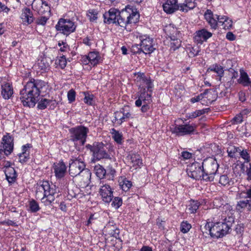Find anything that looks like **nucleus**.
Here are the masks:
<instances>
[{
  "instance_id": "obj_1",
  "label": "nucleus",
  "mask_w": 251,
  "mask_h": 251,
  "mask_svg": "<svg viewBox=\"0 0 251 251\" xmlns=\"http://www.w3.org/2000/svg\"><path fill=\"white\" fill-rule=\"evenodd\" d=\"M103 17L105 24H116L126 27L128 24L137 23L140 16L136 8L128 5L121 11L115 8H110L103 14Z\"/></svg>"
},
{
  "instance_id": "obj_2",
  "label": "nucleus",
  "mask_w": 251,
  "mask_h": 251,
  "mask_svg": "<svg viewBox=\"0 0 251 251\" xmlns=\"http://www.w3.org/2000/svg\"><path fill=\"white\" fill-rule=\"evenodd\" d=\"M46 82L40 79L30 78L20 90V100L25 107H33L39 100L41 90Z\"/></svg>"
},
{
  "instance_id": "obj_3",
  "label": "nucleus",
  "mask_w": 251,
  "mask_h": 251,
  "mask_svg": "<svg viewBox=\"0 0 251 251\" xmlns=\"http://www.w3.org/2000/svg\"><path fill=\"white\" fill-rule=\"evenodd\" d=\"M222 218H224L222 221L217 222L210 221V219H208L203 227L204 231H202L208 233L214 238L218 239L224 237L228 233L232 224L234 222V218L229 215L228 217L222 215Z\"/></svg>"
},
{
  "instance_id": "obj_4",
  "label": "nucleus",
  "mask_w": 251,
  "mask_h": 251,
  "mask_svg": "<svg viewBox=\"0 0 251 251\" xmlns=\"http://www.w3.org/2000/svg\"><path fill=\"white\" fill-rule=\"evenodd\" d=\"M56 194V186L49 181H40L37 183L36 196L45 206L52 205Z\"/></svg>"
},
{
  "instance_id": "obj_5",
  "label": "nucleus",
  "mask_w": 251,
  "mask_h": 251,
  "mask_svg": "<svg viewBox=\"0 0 251 251\" xmlns=\"http://www.w3.org/2000/svg\"><path fill=\"white\" fill-rule=\"evenodd\" d=\"M202 163L204 173L203 180L206 182L213 181L218 173L219 166L217 160L213 158H208L204 159Z\"/></svg>"
},
{
  "instance_id": "obj_6",
  "label": "nucleus",
  "mask_w": 251,
  "mask_h": 251,
  "mask_svg": "<svg viewBox=\"0 0 251 251\" xmlns=\"http://www.w3.org/2000/svg\"><path fill=\"white\" fill-rule=\"evenodd\" d=\"M86 148L92 153L93 159L95 161H99L102 159H111L110 155L107 151V145L102 142H95L92 145L87 144Z\"/></svg>"
},
{
  "instance_id": "obj_7",
  "label": "nucleus",
  "mask_w": 251,
  "mask_h": 251,
  "mask_svg": "<svg viewBox=\"0 0 251 251\" xmlns=\"http://www.w3.org/2000/svg\"><path fill=\"white\" fill-rule=\"evenodd\" d=\"M89 132V128L82 125L72 127L69 129L70 140L74 143L79 141L82 145H84Z\"/></svg>"
},
{
  "instance_id": "obj_8",
  "label": "nucleus",
  "mask_w": 251,
  "mask_h": 251,
  "mask_svg": "<svg viewBox=\"0 0 251 251\" xmlns=\"http://www.w3.org/2000/svg\"><path fill=\"white\" fill-rule=\"evenodd\" d=\"M76 24L70 19L60 18L55 26L59 33L68 36L76 30Z\"/></svg>"
},
{
  "instance_id": "obj_9",
  "label": "nucleus",
  "mask_w": 251,
  "mask_h": 251,
  "mask_svg": "<svg viewBox=\"0 0 251 251\" xmlns=\"http://www.w3.org/2000/svg\"><path fill=\"white\" fill-rule=\"evenodd\" d=\"M85 167L86 165L82 156L73 157L69 161V172L73 177L77 176Z\"/></svg>"
},
{
  "instance_id": "obj_10",
  "label": "nucleus",
  "mask_w": 251,
  "mask_h": 251,
  "mask_svg": "<svg viewBox=\"0 0 251 251\" xmlns=\"http://www.w3.org/2000/svg\"><path fill=\"white\" fill-rule=\"evenodd\" d=\"M202 163L195 162L188 166L187 172L188 176L196 180H203Z\"/></svg>"
},
{
  "instance_id": "obj_11",
  "label": "nucleus",
  "mask_w": 251,
  "mask_h": 251,
  "mask_svg": "<svg viewBox=\"0 0 251 251\" xmlns=\"http://www.w3.org/2000/svg\"><path fill=\"white\" fill-rule=\"evenodd\" d=\"M197 125L189 123L184 125H176L172 129V132L178 136H184L193 134L195 131Z\"/></svg>"
},
{
  "instance_id": "obj_12",
  "label": "nucleus",
  "mask_w": 251,
  "mask_h": 251,
  "mask_svg": "<svg viewBox=\"0 0 251 251\" xmlns=\"http://www.w3.org/2000/svg\"><path fill=\"white\" fill-rule=\"evenodd\" d=\"M139 47H141V51L145 54H150L155 50L152 38L147 35H142L139 37Z\"/></svg>"
},
{
  "instance_id": "obj_13",
  "label": "nucleus",
  "mask_w": 251,
  "mask_h": 251,
  "mask_svg": "<svg viewBox=\"0 0 251 251\" xmlns=\"http://www.w3.org/2000/svg\"><path fill=\"white\" fill-rule=\"evenodd\" d=\"M221 16L217 14L214 15L213 12L207 9L204 14V19L210 25L211 29L216 30L218 28L219 24V19Z\"/></svg>"
},
{
  "instance_id": "obj_14",
  "label": "nucleus",
  "mask_w": 251,
  "mask_h": 251,
  "mask_svg": "<svg viewBox=\"0 0 251 251\" xmlns=\"http://www.w3.org/2000/svg\"><path fill=\"white\" fill-rule=\"evenodd\" d=\"M152 102L151 94L148 93L146 88L140 90L138 95V99L135 101L136 106L139 107L142 106V103H151Z\"/></svg>"
},
{
  "instance_id": "obj_15",
  "label": "nucleus",
  "mask_w": 251,
  "mask_h": 251,
  "mask_svg": "<svg viewBox=\"0 0 251 251\" xmlns=\"http://www.w3.org/2000/svg\"><path fill=\"white\" fill-rule=\"evenodd\" d=\"M99 193L104 202L109 203L112 201L113 197V191L109 185L105 184L101 186Z\"/></svg>"
},
{
  "instance_id": "obj_16",
  "label": "nucleus",
  "mask_w": 251,
  "mask_h": 251,
  "mask_svg": "<svg viewBox=\"0 0 251 251\" xmlns=\"http://www.w3.org/2000/svg\"><path fill=\"white\" fill-rule=\"evenodd\" d=\"M212 36L211 32L208 31L205 28H202L196 32L194 39L197 44H202L204 42L207 41Z\"/></svg>"
},
{
  "instance_id": "obj_17",
  "label": "nucleus",
  "mask_w": 251,
  "mask_h": 251,
  "mask_svg": "<svg viewBox=\"0 0 251 251\" xmlns=\"http://www.w3.org/2000/svg\"><path fill=\"white\" fill-rule=\"evenodd\" d=\"M20 18L22 24L25 25H28L32 24L34 20L33 14L31 10L27 7L22 9Z\"/></svg>"
},
{
  "instance_id": "obj_18",
  "label": "nucleus",
  "mask_w": 251,
  "mask_h": 251,
  "mask_svg": "<svg viewBox=\"0 0 251 251\" xmlns=\"http://www.w3.org/2000/svg\"><path fill=\"white\" fill-rule=\"evenodd\" d=\"M163 10L167 14H173L177 10H180V4L177 0H167L163 4Z\"/></svg>"
},
{
  "instance_id": "obj_19",
  "label": "nucleus",
  "mask_w": 251,
  "mask_h": 251,
  "mask_svg": "<svg viewBox=\"0 0 251 251\" xmlns=\"http://www.w3.org/2000/svg\"><path fill=\"white\" fill-rule=\"evenodd\" d=\"M53 170L55 176L57 179H61L64 177L67 171V167L63 161L54 164Z\"/></svg>"
},
{
  "instance_id": "obj_20",
  "label": "nucleus",
  "mask_w": 251,
  "mask_h": 251,
  "mask_svg": "<svg viewBox=\"0 0 251 251\" xmlns=\"http://www.w3.org/2000/svg\"><path fill=\"white\" fill-rule=\"evenodd\" d=\"M75 176L80 180L81 185H87L90 182L91 172L88 169L85 168L81 173Z\"/></svg>"
},
{
  "instance_id": "obj_21",
  "label": "nucleus",
  "mask_w": 251,
  "mask_h": 251,
  "mask_svg": "<svg viewBox=\"0 0 251 251\" xmlns=\"http://www.w3.org/2000/svg\"><path fill=\"white\" fill-rule=\"evenodd\" d=\"M244 199L237 201L236 209L240 213L244 211H246L248 212H251V200L248 199Z\"/></svg>"
},
{
  "instance_id": "obj_22",
  "label": "nucleus",
  "mask_w": 251,
  "mask_h": 251,
  "mask_svg": "<svg viewBox=\"0 0 251 251\" xmlns=\"http://www.w3.org/2000/svg\"><path fill=\"white\" fill-rule=\"evenodd\" d=\"M32 146L30 144H26L22 147V152L18 154L19 161L22 164L26 162L30 158V150Z\"/></svg>"
},
{
  "instance_id": "obj_23",
  "label": "nucleus",
  "mask_w": 251,
  "mask_h": 251,
  "mask_svg": "<svg viewBox=\"0 0 251 251\" xmlns=\"http://www.w3.org/2000/svg\"><path fill=\"white\" fill-rule=\"evenodd\" d=\"M4 173L6 179L8 181L9 185H11L16 182L17 178V174L13 167L9 165L6 166L4 170Z\"/></svg>"
},
{
  "instance_id": "obj_24",
  "label": "nucleus",
  "mask_w": 251,
  "mask_h": 251,
  "mask_svg": "<svg viewBox=\"0 0 251 251\" xmlns=\"http://www.w3.org/2000/svg\"><path fill=\"white\" fill-rule=\"evenodd\" d=\"M3 151L6 155L11 153L13 150V139L9 135H5L2 138Z\"/></svg>"
},
{
  "instance_id": "obj_25",
  "label": "nucleus",
  "mask_w": 251,
  "mask_h": 251,
  "mask_svg": "<svg viewBox=\"0 0 251 251\" xmlns=\"http://www.w3.org/2000/svg\"><path fill=\"white\" fill-rule=\"evenodd\" d=\"M13 94L12 84L8 82H4L1 85V95L5 100L11 98Z\"/></svg>"
},
{
  "instance_id": "obj_26",
  "label": "nucleus",
  "mask_w": 251,
  "mask_h": 251,
  "mask_svg": "<svg viewBox=\"0 0 251 251\" xmlns=\"http://www.w3.org/2000/svg\"><path fill=\"white\" fill-rule=\"evenodd\" d=\"M209 72L215 73L218 77L217 79L220 81L224 75L225 71L223 66L217 63H215L208 68L206 72L208 73Z\"/></svg>"
},
{
  "instance_id": "obj_27",
  "label": "nucleus",
  "mask_w": 251,
  "mask_h": 251,
  "mask_svg": "<svg viewBox=\"0 0 251 251\" xmlns=\"http://www.w3.org/2000/svg\"><path fill=\"white\" fill-rule=\"evenodd\" d=\"M237 198L239 199H248L251 200V185L244 186L239 188L237 195Z\"/></svg>"
},
{
  "instance_id": "obj_28",
  "label": "nucleus",
  "mask_w": 251,
  "mask_h": 251,
  "mask_svg": "<svg viewBox=\"0 0 251 251\" xmlns=\"http://www.w3.org/2000/svg\"><path fill=\"white\" fill-rule=\"evenodd\" d=\"M237 81L238 83L244 87L249 86L251 85V79L243 68L240 69V77Z\"/></svg>"
},
{
  "instance_id": "obj_29",
  "label": "nucleus",
  "mask_w": 251,
  "mask_h": 251,
  "mask_svg": "<svg viewBox=\"0 0 251 251\" xmlns=\"http://www.w3.org/2000/svg\"><path fill=\"white\" fill-rule=\"evenodd\" d=\"M88 57L90 64L94 67L96 66L102 60L99 52L96 51L90 52L88 54Z\"/></svg>"
},
{
  "instance_id": "obj_30",
  "label": "nucleus",
  "mask_w": 251,
  "mask_h": 251,
  "mask_svg": "<svg viewBox=\"0 0 251 251\" xmlns=\"http://www.w3.org/2000/svg\"><path fill=\"white\" fill-rule=\"evenodd\" d=\"M196 6V0H185L183 3L180 4V11L186 13L194 9Z\"/></svg>"
},
{
  "instance_id": "obj_31",
  "label": "nucleus",
  "mask_w": 251,
  "mask_h": 251,
  "mask_svg": "<svg viewBox=\"0 0 251 251\" xmlns=\"http://www.w3.org/2000/svg\"><path fill=\"white\" fill-rule=\"evenodd\" d=\"M115 120L120 121V124H121L124 122L126 121L127 119L131 118V114L129 112H124V109L120 110V112H116L115 113Z\"/></svg>"
},
{
  "instance_id": "obj_32",
  "label": "nucleus",
  "mask_w": 251,
  "mask_h": 251,
  "mask_svg": "<svg viewBox=\"0 0 251 251\" xmlns=\"http://www.w3.org/2000/svg\"><path fill=\"white\" fill-rule=\"evenodd\" d=\"M35 67H38V69L42 71V73L47 72L50 69V65L46 58L39 59Z\"/></svg>"
},
{
  "instance_id": "obj_33",
  "label": "nucleus",
  "mask_w": 251,
  "mask_h": 251,
  "mask_svg": "<svg viewBox=\"0 0 251 251\" xmlns=\"http://www.w3.org/2000/svg\"><path fill=\"white\" fill-rule=\"evenodd\" d=\"M219 24L222 26L223 28L229 29L232 26V21L226 16H221L219 19Z\"/></svg>"
},
{
  "instance_id": "obj_34",
  "label": "nucleus",
  "mask_w": 251,
  "mask_h": 251,
  "mask_svg": "<svg viewBox=\"0 0 251 251\" xmlns=\"http://www.w3.org/2000/svg\"><path fill=\"white\" fill-rule=\"evenodd\" d=\"M130 164L132 167L136 169L140 167L142 165V160L140 156L137 154H131L130 157Z\"/></svg>"
},
{
  "instance_id": "obj_35",
  "label": "nucleus",
  "mask_w": 251,
  "mask_h": 251,
  "mask_svg": "<svg viewBox=\"0 0 251 251\" xmlns=\"http://www.w3.org/2000/svg\"><path fill=\"white\" fill-rule=\"evenodd\" d=\"M200 206V202L198 201L191 200L189 201V204L187 207V210L191 214L196 213L197 210Z\"/></svg>"
},
{
  "instance_id": "obj_36",
  "label": "nucleus",
  "mask_w": 251,
  "mask_h": 251,
  "mask_svg": "<svg viewBox=\"0 0 251 251\" xmlns=\"http://www.w3.org/2000/svg\"><path fill=\"white\" fill-rule=\"evenodd\" d=\"M27 211L31 213H34L40 210L38 202L34 199H31L28 201Z\"/></svg>"
},
{
  "instance_id": "obj_37",
  "label": "nucleus",
  "mask_w": 251,
  "mask_h": 251,
  "mask_svg": "<svg viewBox=\"0 0 251 251\" xmlns=\"http://www.w3.org/2000/svg\"><path fill=\"white\" fill-rule=\"evenodd\" d=\"M99 11L96 9H90L87 11L86 16L90 22H96L98 19Z\"/></svg>"
},
{
  "instance_id": "obj_38",
  "label": "nucleus",
  "mask_w": 251,
  "mask_h": 251,
  "mask_svg": "<svg viewBox=\"0 0 251 251\" xmlns=\"http://www.w3.org/2000/svg\"><path fill=\"white\" fill-rule=\"evenodd\" d=\"M110 133L112 135V138L117 144L121 145L123 143V138L121 132L116 130L115 128H112Z\"/></svg>"
},
{
  "instance_id": "obj_39",
  "label": "nucleus",
  "mask_w": 251,
  "mask_h": 251,
  "mask_svg": "<svg viewBox=\"0 0 251 251\" xmlns=\"http://www.w3.org/2000/svg\"><path fill=\"white\" fill-rule=\"evenodd\" d=\"M241 147H236L235 146L230 145L227 148V152L228 156L231 158H236L239 154Z\"/></svg>"
},
{
  "instance_id": "obj_40",
  "label": "nucleus",
  "mask_w": 251,
  "mask_h": 251,
  "mask_svg": "<svg viewBox=\"0 0 251 251\" xmlns=\"http://www.w3.org/2000/svg\"><path fill=\"white\" fill-rule=\"evenodd\" d=\"M207 109L197 110L194 112L187 113L186 114V118L188 119H193L207 113Z\"/></svg>"
},
{
  "instance_id": "obj_41",
  "label": "nucleus",
  "mask_w": 251,
  "mask_h": 251,
  "mask_svg": "<svg viewBox=\"0 0 251 251\" xmlns=\"http://www.w3.org/2000/svg\"><path fill=\"white\" fill-rule=\"evenodd\" d=\"M32 7L39 14H42L45 11V9H43V0H34L32 3Z\"/></svg>"
},
{
  "instance_id": "obj_42",
  "label": "nucleus",
  "mask_w": 251,
  "mask_h": 251,
  "mask_svg": "<svg viewBox=\"0 0 251 251\" xmlns=\"http://www.w3.org/2000/svg\"><path fill=\"white\" fill-rule=\"evenodd\" d=\"M94 171L96 176L100 179L103 178L106 176V171L101 165L100 164L96 165L94 167Z\"/></svg>"
},
{
  "instance_id": "obj_43",
  "label": "nucleus",
  "mask_w": 251,
  "mask_h": 251,
  "mask_svg": "<svg viewBox=\"0 0 251 251\" xmlns=\"http://www.w3.org/2000/svg\"><path fill=\"white\" fill-rule=\"evenodd\" d=\"M149 78L147 77L144 74H140L138 75L135 79L137 85L141 90H143L144 88V85Z\"/></svg>"
},
{
  "instance_id": "obj_44",
  "label": "nucleus",
  "mask_w": 251,
  "mask_h": 251,
  "mask_svg": "<svg viewBox=\"0 0 251 251\" xmlns=\"http://www.w3.org/2000/svg\"><path fill=\"white\" fill-rule=\"evenodd\" d=\"M219 183L223 186H230L233 184V181L227 175H223L220 176Z\"/></svg>"
},
{
  "instance_id": "obj_45",
  "label": "nucleus",
  "mask_w": 251,
  "mask_h": 251,
  "mask_svg": "<svg viewBox=\"0 0 251 251\" xmlns=\"http://www.w3.org/2000/svg\"><path fill=\"white\" fill-rule=\"evenodd\" d=\"M55 64L56 67L64 69L67 64V60L65 55L58 56L55 59Z\"/></svg>"
},
{
  "instance_id": "obj_46",
  "label": "nucleus",
  "mask_w": 251,
  "mask_h": 251,
  "mask_svg": "<svg viewBox=\"0 0 251 251\" xmlns=\"http://www.w3.org/2000/svg\"><path fill=\"white\" fill-rule=\"evenodd\" d=\"M83 94L84 95V102L88 105H92L95 102L94 95L86 92H84Z\"/></svg>"
},
{
  "instance_id": "obj_47",
  "label": "nucleus",
  "mask_w": 251,
  "mask_h": 251,
  "mask_svg": "<svg viewBox=\"0 0 251 251\" xmlns=\"http://www.w3.org/2000/svg\"><path fill=\"white\" fill-rule=\"evenodd\" d=\"M106 229H109V234L115 238H117L119 234V229L115 228L112 225H111L109 223L105 226Z\"/></svg>"
},
{
  "instance_id": "obj_48",
  "label": "nucleus",
  "mask_w": 251,
  "mask_h": 251,
  "mask_svg": "<svg viewBox=\"0 0 251 251\" xmlns=\"http://www.w3.org/2000/svg\"><path fill=\"white\" fill-rule=\"evenodd\" d=\"M120 185L123 191L126 192L131 188L132 182L126 178H124L122 181L120 182Z\"/></svg>"
},
{
  "instance_id": "obj_49",
  "label": "nucleus",
  "mask_w": 251,
  "mask_h": 251,
  "mask_svg": "<svg viewBox=\"0 0 251 251\" xmlns=\"http://www.w3.org/2000/svg\"><path fill=\"white\" fill-rule=\"evenodd\" d=\"M239 154L245 160L244 163H248L251 160V157L247 150H244L241 147Z\"/></svg>"
},
{
  "instance_id": "obj_50",
  "label": "nucleus",
  "mask_w": 251,
  "mask_h": 251,
  "mask_svg": "<svg viewBox=\"0 0 251 251\" xmlns=\"http://www.w3.org/2000/svg\"><path fill=\"white\" fill-rule=\"evenodd\" d=\"M170 43V49L171 50L175 51L178 49L181 46V41L178 39H172Z\"/></svg>"
},
{
  "instance_id": "obj_51",
  "label": "nucleus",
  "mask_w": 251,
  "mask_h": 251,
  "mask_svg": "<svg viewBox=\"0 0 251 251\" xmlns=\"http://www.w3.org/2000/svg\"><path fill=\"white\" fill-rule=\"evenodd\" d=\"M189 51V56L190 57H194L197 56L201 51L199 47H190L187 49Z\"/></svg>"
},
{
  "instance_id": "obj_52",
  "label": "nucleus",
  "mask_w": 251,
  "mask_h": 251,
  "mask_svg": "<svg viewBox=\"0 0 251 251\" xmlns=\"http://www.w3.org/2000/svg\"><path fill=\"white\" fill-rule=\"evenodd\" d=\"M192 226L187 221H183L180 224V231L183 233H187L191 228Z\"/></svg>"
},
{
  "instance_id": "obj_53",
  "label": "nucleus",
  "mask_w": 251,
  "mask_h": 251,
  "mask_svg": "<svg viewBox=\"0 0 251 251\" xmlns=\"http://www.w3.org/2000/svg\"><path fill=\"white\" fill-rule=\"evenodd\" d=\"M49 100L47 99H42L38 103L37 108L41 110H44L49 105Z\"/></svg>"
},
{
  "instance_id": "obj_54",
  "label": "nucleus",
  "mask_w": 251,
  "mask_h": 251,
  "mask_svg": "<svg viewBox=\"0 0 251 251\" xmlns=\"http://www.w3.org/2000/svg\"><path fill=\"white\" fill-rule=\"evenodd\" d=\"M116 173L115 170L111 166H108L106 171V176L109 180H113Z\"/></svg>"
},
{
  "instance_id": "obj_55",
  "label": "nucleus",
  "mask_w": 251,
  "mask_h": 251,
  "mask_svg": "<svg viewBox=\"0 0 251 251\" xmlns=\"http://www.w3.org/2000/svg\"><path fill=\"white\" fill-rule=\"evenodd\" d=\"M123 201L122 198L116 197H115L112 202L111 205L115 209H118L122 204Z\"/></svg>"
},
{
  "instance_id": "obj_56",
  "label": "nucleus",
  "mask_w": 251,
  "mask_h": 251,
  "mask_svg": "<svg viewBox=\"0 0 251 251\" xmlns=\"http://www.w3.org/2000/svg\"><path fill=\"white\" fill-rule=\"evenodd\" d=\"M245 163H242L241 167V170L243 172H246V173L248 176L247 179L249 180H251V163H250L249 164V167L247 166L246 170L245 169Z\"/></svg>"
},
{
  "instance_id": "obj_57",
  "label": "nucleus",
  "mask_w": 251,
  "mask_h": 251,
  "mask_svg": "<svg viewBox=\"0 0 251 251\" xmlns=\"http://www.w3.org/2000/svg\"><path fill=\"white\" fill-rule=\"evenodd\" d=\"M76 93L73 89L70 90L67 93V98L69 103H72L75 100Z\"/></svg>"
},
{
  "instance_id": "obj_58",
  "label": "nucleus",
  "mask_w": 251,
  "mask_h": 251,
  "mask_svg": "<svg viewBox=\"0 0 251 251\" xmlns=\"http://www.w3.org/2000/svg\"><path fill=\"white\" fill-rule=\"evenodd\" d=\"M243 116L242 113L236 115L231 121L233 125L240 124L243 122Z\"/></svg>"
},
{
  "instance_id": "obj_59",
  "label": "nucleus",
  "mask_w": 251,
  "mask_h": 251,
  "mask_svg": "<svg viewBox=\"0 0 251 251\" xmlns=\"http://www.w3.org/2000/svg\"><path fill=\"white\" fill-rule=\"evenodd\" d=\"M58 46L60 47L59 50L61 52H65L69 48V46L66 42L59 41L58 43Z\"/></svg>"
},
{
  "instance_id": "obj_60",
  "label": "nucleus",
  "mask_w": 251,
  "mask_h": 251,
  "mask_svg": "<svg viewBox=\"0 0 251 251\" xmlns=\"http://www.w3.org/2000/svg\"><path fill=\"white\" fill-rule=\"evenodd\" d=\"M153 87V84L151 80L149 78L148 80L146 81L145 84L144 85V88H147V90L150 93H151L152 90V89Z\"/></svg>"
},
{
  "instance_id": "obj_61",
  "label": "nucleus",
  "mask_w": 251,
  "mask_h": 251,
  "mask_svg": "<svg viewBox=\"0 0 251 251\" xmlns=\"http://www.w3.org/2000/svg\"><path fill=\"white\" fill-rule=\"evenodd\" d=\"M49 18L46 16H42L38 18L36 20V24L39 25H45Z\"/></svg>"
},
{
  "instance_id": "obj_62",
  "label": "nucleus",
  "mask_w": 251,
  "mask_h": 251,
  "mask_svg": "<svg viewBox=\"0 0 251 251\" xmlns=\"http://www.w3.org/2000/svg\"><path fill=\"white\" fill-rule=\"evenodd\" d=\"M132 52L133 53H138L140 54L141 52H143L141 51V47H139V44H134L132 45V48L131 49Z\"/></svg>"
},
{
  "instance_id": "obj_63",
  "label": "nucleus",
  "mask_w": 251,
  "mask_h": 251,
  "mask_svg": "<svg viewBox=\"0 0 251 251\" xmlns=\"http://www.w3.org/2000/svg\"><path fill=\"white\" fill-rule=\"evenodd\" d=\"M0 225H6L8 226H18V225L13 221L8 220L7 221H0Z\"/></svg>"
},
{
  "instance_id": "obj_64",
  "label": "nucleus",
  "mask_w": 251,
  "mask_h": 251,
  "mask_svg": "<svg viewBox=\"0 0 251 251\" xmlns=\"http://www.w3.org/2000/svg\"><path fill=\"white\" fill-rule=\"evenodd\" d=\"M49 105L50 106V109H54L57 105L58 104L59 102L54 100H49Z\"/></svg>"
}]
</instances>
